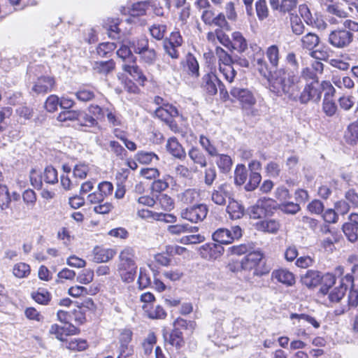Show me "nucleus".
<instances>
[{"mask_svg":"<svg viewBox=\"0 0 358 358\" xmlns=\"http://www.w3.org/2000/svg\"><path fill=\"white\" fill-rule=\"evenodd\" d=\"M64 345L67 349L73 351H83L88 346L87 341L80 338H73L66 341Z\"/></svg>","mask_w":358,"mask_h":358,"instance_id":"473e14b6","label":"nucleus"},{"mask_svg":"<svg viewBox=\"0 0 358 358\" xmlns=\"http://www.w3.org/2000/svg\"><path fill=\"white\" fill-rule=\"evenodd\" d=\"M243 273L248 275L262 276L268 274L271 267L264 261V255L259 251L248 253L241 259Z\"/></svg>","mask_w":358,"mask_h":358,"instance_id":"f257e3e1","label":"nucleus"},{"mask_svg":"<svg viewBox=\"0 0 358 358\" xmlns=\"http://www.w3.org/2000/svg\"><path fill=\"white\" fill-rule=\"evenodd\" d=\"M266 54L271 65L273 67H277L280 59L278 47L275 45L269 46L266 50Z\"/></svg>","mask_w":358,"mask_h":358,"instance_id":"4c0bfd02","label":"nucleus"},{"mask_svg":"<svg viewBox=\"0 0 358 358\" xmlns=\"http://www.w3.org/2000/svg\"><path fill=\"white\" fill-rule=\"evenodd\" d=\"M135 159L141 164H150L159 160V156L153 152L138 151L135 155Z\"/></svg>","mask_w":358,"mask_h":358,"instance_id":"a878e982","label":"nucleus"},{"mask_svg":"<svg viewBox=\"0 0 358 358\" xmlns=\"http://www.w3.org/2000/svg\"><path fill=\"white\" fill-rule=\"evenodd\" d=\"M188 324H189L192 327H193L194 325L193 322H188L185 320L178 318L174 322L176 328L169 335V338L164 336L165 340L167 341L173 346H176L178 348H181L184 345V340L182 338V334L178 329V327H187Z\"/></svg>","mask_w":358,"mask_h":358,"instance_id":"0eeeda50","label":"nucleus"},{"mask_svg":"<svg viewBox=\"0 0 358 358\" xmlns=\"http://www.w3.org/2000/svg\"><path fill=\"white\" fill-rule=\"evenodd\" d=\"M199 143L203 149L211 156H215L217 155V150L214 145H213L210 140L203 135H201L199 138Z\"/></svg>","mask_w":358,"mask_h":358,"instance_id":"338daca9","label":"nucleus"},{"mask_svg":"<svg viewBox=\"0 0 358 358\" xmlns=\"http://www.w3.org/2000/svg\"><path fill=\"white\" fill-rule=\"evenodd\" d=\"M90 169L87 164L85 163H79L73 168V176L75 178L79 179H84L86 178Z\"/></svg>","mask_w":358,"mask_h":358,"instance_id":"e2e57ef3","label":"nucleus"},{"mask_svg":"<svg viewBox=\"0 0 358 358\" xmlns=\"http://www.w3.org/2000/svg\"><path fill=\"white\" fill-rule=\"evenodd\" d=\"M10 203V194L6 185H0V208L2 210L9 208Z\"/></svg>","mask_w":358,"mask_h":358,"instance_id":"a19ab883","label":"nucleus"},{"mask_svg":"<svg viewBox=\"0 0 358 358\" xmlns=\"http://www.w3.org/2000/svg\"><path fill=\"white\" fill-rule=\"evenodd\" d=\"M342 229L345 237L350 242L355 243L358 240V228L352 227L351 224L345 223L343 225Z\"/></svg>","mask_w":358,"mask_h":358,"instance_id":"79ce46f5","label":"nucleus"},{"mask_svg":"<svg viewBox=\"0 0 358 358\" xmlns=\"http://www.w3.org/2000/svg\"><path fill=\"white\" fill-rule=\"evenodd\" d=\"M80 115L81 110H68L59 113L57 119L59 122L77 121L80 120Z\"/></svg>","mask_w":358,"mask_h":358,"instance_id":"72a5a7b5","label":"nucleus"},{"mask_svg":"<svg viewBox=\"0 0 358 358\" xmlns=\"http://www.w3.org/2000/svg\"><path fill=\"white\" fill-rule=\"evenodd\" d=\"M208 209L205 204H197L188 207L181 211L182 218L193 223L203 221L207 214Z\"/></svg>","mask_w":358,"mask_h":358,"instance_id":"39448f33","label":"nucleus"},{"mask_svg":"<svg viewBox=\"0 0 358 358\" xmlns=\"http://www.w3.org/2000/svg\"><path fill=\"white\" fill-rule=\"evenodd\" d=\"M198 227H189L188 224H176L168 227V231L173 235H180L187 232L197 231Z\"/></svg>","mask_w":358,"mask_h":358,"instance_id":"c9c22d12","label":"nucleus"},{"mask_svg":"<svg viewBox=\"0 0 358 358\" xmlns=\"http://www.w3.org/2000/svg\"><path fill=\"white\" fill-rule=\"evenodd\" d=\"M242 236V229L239 226H234L230 229L226 228H220L213 234L214 241L220 244H230L234 240L238 239Z\"/></svg>","mask_w":358,"mask_h":358,"instance_id":"20e7f679","label":"nucleus"},{"mask_svg":"<svg viewBox=\"0 0 358 358\" xmlns=\"http://www.w3.org/2000/svg\"><path fill=\"white\" fill-rule=\"evenodd\" d=\"M136 270L134 250L130 247L125 248L119 255L118 273L124 282H131L135 278Z\"/></svg>","mask_w":358,"mask_h":358,"instance_id":"f03ea898","label":"nucleus"},{"mask_svg":"<svg viewBox=\"0 0 358 358\" xmlns=\"http://www.w3.org/2000/svg\"><path fill=\"white\" fill-rule=\"evenodd\" d=\"M229 185L223 183L213 189L211 194V200L217 205L222 206L226 203V199L229 198Z\"/></svg>","mask_w":358,"mask_h":358,"instance_id":"f3484780","label":"nucleus"},{"mask_svg":"<svg viewBox=\"0 0 358 358\" xmlns=\"http://www.w3.org/2000/svg\"><path fill=\"white\" fill-rule=\"evenodd\" d=\"M232 48L240 52H244L248 48V43L241 33L235 31L232 34V41H231Z\"/></svg>","mask_w":358,"mask_h":358,"instance_id":"bb28decb","label":"nucleus"},{"mask_svg":"<svg viewBox=\"0 0 358 358\" xmlns=\"http://www.w3.org/2000/svg\"><path fill=\"white\" fill-rule=\"evenodd\" d=\"M271 278L286 286H292L295 283L294 274L284 268L274 270L271 273Z\"/></svg>","mask_w":358,"mask_h":358,"instance_id":"a211bd4d","label":"nucleus"},{"mask_svg":"<svg viewBox=\"0 0 358 358\" xmlns=\"http://www.w3.org/2000/svg\"><path fill=\"white\" fill-rule=\"evenodd\" d=\"M34 300L40 304H47L50 299L49 292L45 289H39L36 292H34L31 294Z\"/></svg>","mask_w":358,"mask_h":358,"instance_id":"5fc2aeb1","label":"nucleus"},{"mask_svg":"<svg viewBox=\"0 0 358 358\" xmlns=\"http://www.w3.org/2000/svg\"><path fill=\"white\" fill-rule=\"evenodd\" d=\"M256 12L259 20H263L268 17V10L265 0H259L256 3Z\"/></svg>","mask_w":358,"mask_h":358,"instance_id":"680f3d73","label":"nucleus"},{"mask_svg":"<svg viewBox=\"0 0 358 358\" xmlns=\"http://www.w3.org/2000/svg\"><path fill=\"white\" fill-rule=\"evenodd\" d=\"M322 231L325 234L329 233V236L321 241V249L327 252H332L335 250L334 243L339 241V237L337 234L330 231L328 225H324L322 228Z\"/></svg>","mask_w":358,"mask_h":358,"instance_id":"9b49d317","label":"nucleus"},{"mask_svg":"<svg viewBox=\"0 0 358 358\" xmlns=\"http://www.w3.org/2000/svg\"><path fill=\"white\" fill-rule=\"evenodd\" d=\"M137 215L142 219H152L157 221H164L173 223L176 221V217L173 214L153 212L148 209L138 210Z\"/></svg>","mask_w":358,"mask_h":358,"instance_id":"9d476101","label":"nucleus"},{"mask_svg":"<svg viewBox=\"0 0 358 358\" xmlns=\"http://www.w3.org/2000/svg\"><path fill=\"white\" fill-rule=\"evenodd\" d=\"M279 227V223L273 220H264L257 224L258 230L268 233L277 232Z\"/></svg>","mask_w":358,"mask_h":358,"instance_id":"7c9ffc66","label":"nucleus"},{"mask_svg":"<svg viewBox=\"0 0 358 358\" xmlns=\"http://www.w3.org/2000/svg\"><path fill=\"white\" fill-rule=\"evenodd\" d=\"M155 114L159 119L166 122H170L171 124L173 123L172 118L178 116V111L176 107L167 103L164 106L158 107L155 110Z\"/></svg>","mask_w":358,"mask_h":358,"instance_id":"f8f14e48","label":"nucleus"},{"mask_svg":"<svg viewBox=\"0 0 358 358\" xmlns=\"http://www.w3.org/2000/svg\"><path fill=\"white\" fill-rule=\"evenodd\" d=\"M329 40L336 48H345L352 42V34L345 29L335 30L329 34Z\"/></svg>","mask_w":358,"mask_h":358,"instance_id":"1a4fd4ad","label":"nucleus"},{"mask_svg":"<svg viewBox=\"0 0 358 358\" xmlns=\"http://www.w3.org/2000/svg\"><path fill=\"white\" fill-rule=\"evenodd\" d=\"M123 69L128 72L134 78H135L139 83H143L146 80V77L143 75L140 68L135 65H127L123 66Z\"/></svg>","mask_w":358,"mask_h":358,"instance_id":"f704fd0d","label":"nucleus"},{"mask_svg":"<svg viewBox=\"0 0 358 358\" xmlns=\"http://www.w3.org/2000/svg\"><path fill=\"white\" fill-rule=\"evenodd\" d=\"M115 68V62L113 60L106 62H96L93 64V70L95 73L106 75Z\"/></svg>","mask_w":358,"mask_h":358,"instance_id":"cd10ccee","label":"nucleus"},{"mask_svg":"<svg viewBox=\"0 0 358 358\" xmlns=\"http://www.w3.org/2000/svg\"><path fill=\"white\" fill-rule=\"evenodd\" d=\"M227 211L231 219H240L244 215V207L237 201L229 198Z\"/></svg>","mask_w":358,"mask_h":358,"instance_id":"393cba45","label":"nucleus"},{"mask_svg":"<svg viewBox=\"0 0 358 358\" xmlns=\"http://www.w3.org/2000/svg\"><path fill=\"white\" fill-rule=\"evenodd\" d=\"M222 84L220 80L214 74H206L203 77V87L210 95L215 94Z\"/></svg>","mask_w":358,"mask_h":358,"instance_id":"aec40b11","label":"nucleus"},{"mask_svg":"<svg viewBox=\"0 0 358 358\" xmlns=\"http://www.w3.org/2000/svg\"><path fill=\"white\" fill-rule=\"evenodd\" d=\"M141 59L150 65L155 63L157 59V52L153 48H148L145 50L140 55Z\"/></svg>","mask_w":358,"mask_h":358,"instance_id":"603ef678","label":"nucleus"},{"mask_svg":"<svg viewBox=\"0 0 358 358\" xmlns=\"http://www.w3.org/2000/svg\"><path fill=\"white\" fill-rule=\"evenodd\" d=\"M94 261L96 262H107L115 255L113 249L95 247L93 250Z\"/></svg>","mask_w":358,"mask_h":358,"instance_id":"4be33fe9","label":"nucleus"},{"mask_svg":"<svg viewBox=\"0 0 358 358\" xmlns=\"http://www.w3.org/2000/svg\"><path fill=\"white\" fill-rule=\"evenodd\" d=\"M346 282H347L344 277L341 280L340 285L333 288L331 292H329V293L327 294V296H325V303H327V301L329 303H338L343 298L346 293L348 289Z\"/></svg>","mask_w":358,"mask_h":358,"instance_id":"ddd939ff","label":"nucleus"},{"mask_svg":"<svg viewBox=\"0 0 358 358\" xmlns=\"http://www.w3.org/2000/svg\"><path fill=\"white\" fill-rule=\"evenodd\" d=\"M248 178V171L243 164H238L234 172V182L237 185H243Z\"/></svg>","mask_w":358,"mask_h":358,"instance_id":"e433bc0d","label":"nucleus"},{"mask_svg":"<svg viewBox=\"0 0 358 358\" xmlns=\"http://www.w3.org/2000/svg\"><path fill=\"white\" fill-rule=\"evenodd\" d=\"M334 84L338 88L352 89L355 86V83L349 76H340L334 75L332 78Z\"/></svg>","mask_w":358,"mask_h":358,"instance_id":"2f4dec72","label":"nucleus"},{"mask_svg":"<svg viewBox=\"0 0 358 358\" xmlns=\"http://www.w3.org/2000/svg\"><path fill=\"white\" fill-rule=\"evenodd\" d=\"M55 84L53 78L50 76H41L38 78L32 87V90L36 94L46 93L51 91Z\"/></svg>","mask_w":358,"mask_h":358,"instance_id":"6ab92c4d","label":"nucleus"},{"mask_svg":"<svg viewBox=\"0 0 358 358\" xmlns=\"http://www.w3.org/2000/svg\"><path fill=\"white\" fill-rule=\"evenodd\" d=\"M318 98L324 94V98L331 99L335 93V89L329 81H322L316 90Z\"/></svg>","mask_w":358,"mask_h":358,"instance_id":"c756f323","label":"nucleus"},{"mask_svg":"<svg viewBox=\"0 0 358 358\" xmlns=\"http://www.w3.org/2000/svg\"><path fill=\"white\" fill-rule=\"evenodd\" d=\"M149 9V5L147 2L142 1L134 3L130 10L131 16H140L145 15L147 10Z\"/></svg>","mask_w":358,"mask_h":358,"instance_id":"8fccbe9b","label":"nucleus"},{"mask_svg":"<svg viewBox=\"0 0 358 358\" xmlns=\"http://www.w3.org/2000/svg\"><path fill=\"white\" fill-rule=\"evenodd\" d=\"M216 163L222 172H228L231 169L232 160L229 155H219Z\"/></svg>","mask_w":358,"mask_h":358,"instance_id":"a18cd8bd","label":"nucleus"},{"mask_svg":"<svg viewBox=\"0 0 358 358\" xmlns=\"http://www.w3.org/2000/svg\"><path fill=\"white\" fill-rule=\"evenodd\" d=\"M166 31V26L165 24H155L150 28L151 36L157 40H162Z\"/></svg>","mask_w":358,"mask_h":358,"instance_id":"09e8293b","label":"nucleus"},{"mask_svg":"<svg viewBox=\"0 0 358 358\" xmlns=\"http://www.w3.org/2000/svg\"><path fill=\"white\" fill-rule=\"evenodd\" d=\"M157 339L154 333H150L142 343L143 352L145 355H150L156 343Z\"/></svg>","mask_w":358,"mask_h":358,"instance_id":"864d4df0","label":"nucleus"},{"mask_svg":"<svg viewBox=\"0 0 358 358\" xmlns=\"http://www.w3.org/2000/svg\"><path fill=\"white\" fill-rule=\"evenodd\" d=\"M109 147L112 152H113L117 157L123 159L127 155L126 150L117 141H110Z\"/></svg>","mask_w":358,"mask_h":358,"instance_id":"69168bd1","label":"nucleus"},{"mask_svg":"<svg viewBox=\"0 0 358 358\" xmlns=\"http://www.w3.org/2000/svg\"><path fill=\"white\" fill-rule=\"evenodd\" d=\"M130 45L133 48L134 52L138 55H141L143 51L149 47L148 40L145 38L133 40Z\"/></svg>","mask_w":358,"mask_h":358,"instance_id":"49530a36","label":"nucleus"},{"mask_svg":"<svg viewBox=\"0 0 358 358\" xmlns=\"http://www.w3.org/2000/svg\"><path fill=\"white\" fill-rule=\"evenodd\" d=\"M230 95L237 100L243 108H250L256 103L253 93L247 88L234 87L231 89Z\"/></svg>","mask_w":358,"mask_h":358,"instance_id":"423d86ee","label":"nucleus"},{"mask_svg":"<svg viewBox=\"0 0 358 358\" xmlns=\"http://www.w3.org/2000/svg\"><path fill=\"white\" fill-rule=\"evenodd\" d=\"M106 113L108 122L113 127L121 126L122 124V120L120 115L117 113L113 108H106Z\"/></svg>","mask_w":358,"mask_h":358,"instance_id":"37998d69","label":"nucleus"},{"mask_svg":"<svg viewBox=\"0 0 358 358\" xmlns=\"http://www.w3.org/2000/svg\"><path fill=\"white\" fill-rule=\"evenodd\" d=\"M219 70L227 81L230 83L234 81L236 75V71L232 66L231 64L229 65H220Z\"/></svg>","mask_w":358,"mask_h":358,"instance_id":"de8ad7c7","label":"nucleus"},{"mask_svg":"<svg viewBox=\"0 0 358 358\" xmlns=\"http://www.w3.org/2000/svg\"><path fill=\"white\" fill-rule=\"evenodd\" d=\"M335 276L329 273H315V288L317 289V301L326 303L325 296L329 292V289L335 284Z\"/></svg>","mask_w":358,"mask_h":358,"instance_id":"7ed1b4c3","label":"nucleus"},{"mask_svg":"<svg viewBox=\"0 0 358 358\" xmlns=\"http://www.w3.org/2000/svg\"><path fill=\"white\" fill-rule=\"evenodd\" d=\"M201 191L196 189H187L179 195L180 201L185 203H191L199 199Z\"/></svg>","mask_w":358,"mask_h":358,"instance_id":"c85d7f7f","label":"nucleus"},{"mask_svg":"<svg viewBox=\"0 0 358 358\" xmlns=\"http://www.w3.org/2000/svg\"><path fill=\"white\" fill-rule=\"evenodd\" d=\"M148 316L151 319H164L166 316V313L164 308L157 305L155 308H152L149 310H145Z\"/></svg>","mask_w":358,"mask_h":358,"instance_id":"13d9d810","label":"nucleus"},{"mask_svg":"<svg viewBox=\"0 0 358 358\" xmlns=\"http://www.w3.org/2000/svg\"><path fill=\"white\" fill-rule=\"evenodd\" d=\"M297 6L296 0H282L280 5V10L283 13H288L292 17V14H294L293 11L295 10Z\"/></svg>","mask_w":358,"mask_h":358,"instance_id":"052dcab7","label":"nucleus"},{"mask_svg":"<svg viewBox=\"0 0 358 358\" xmlns=\"http://www.w3.org/2000/svg\"><path fill=\"white\" fill-rule=\"evenodd\" d=\"M166 150L170 155L177 159H183L186 157L183 147L176 137H171L167 140Z\"/></svg>","mask_w":358,"mask_h":358,"instance_id":"4468645a","label":"nucleus"},{"mask_svg":"<svg viewBox=\"0 0 358 358\" xmlns=\"http://www.w3.org/2000/svg\"><path fill=\"white\" fill-rule=\"evenodd\" d=\"M199 252L203 259L213 261L222 255L224 248L215 243H208L201 245L199 249Z\"/></svg>","mask_w":358,"mask_h":358,"instance_id":"6e6552de","label":"nucleus"},{"mask_svg":"<svg viewBox=\"0 0 358 358\" xmlns=\"http://www.w3.org/2000/svg\"><path fill=\"white\" fill-rule=\"evenodd\" d=\"M345 142L351 145L358 143V120L350 123L344 132Z\"/></svg>","mask_w":358,"mask_h":358,"instance_id":"5701e85b","label":"nucleus"},{"mask_svg":"<svg viewBox=\"0 0 358 358\" xmlns=\"http://www.w3.org/2000/svg\"><path fill=\"white\" fill-rule=\"evenodd\" d=\"M132 332L129 329L123 330L120 336V355L127 357L131 352L129 350V344L131 341Z\"/></svg>","mask_w":358,"mask_h":358,"instance_id":"b1692460","label":"nucleus"},{"mask_svg":"<svg viewBox=\"0 0 358 358\" xmlns=\"http://www.w3.org/2000/svg\"><path fill=\"white\" fill-rule=\"evenodd\" d=\"M273 200L269 198L264 197L257 201L255 206H254L250 211V216L254 218H259L265 215L267 212V208L271 206Z\"/></svg>","mask_w":358,"mask_h":358,"instance_id":"412c9836","label":"nucleus"},{"mask_svg":"<svg viewBox=\"0 0 358 358\" xmlns=\"http://www.w3.org/2000/svg\"><path fill=\"white\" fill-rule=\"evenodd\" d=\"M78 125L85 127H93L98 125L97 120L89 114L81 111L80 120H77Z\"/></svg>","mask_w":358,"mask_h":358,"instance_id":"c03bdc74","label":"nucleus"},{"mask_svg":"<svg viewBox=\"0 0 358 358\" xmlns=\"http://www.w3.org/2000/svg\"><path fill=\"white\" fill-rule=\"evenodd\" d=\"M183 71L192 78L199 76V66L195 57L188 53L182 63Z\"/></svg>","mask_w":358,"mask_h":358,"instance_id":"2eb2a0df","label":"nucleus"},{"mask_svg":"<svg viewBox=\"0 0 358 358\" xmlns=\"http://www.w3.org/2000/svg\"><path fill=\"white\" fill-rule=\"evenodd\" d=\"M59 106V98L55 94L49 96L45 103V108L47 111L53 113L57 110Z\"/></svg>","mask_w":358,"mask_h":358,"instance_id":"4d7b16f0","label":"nucleus"},{"mask_svg":"<svg viewBox=\"0 0 358 358\" xmlns=\"http://www.w3.org/2000/svg\"><path fill=\"white\" fill-rule=\"evenodd\" d=\"M30 271L31 269L29 265L23 262L15 264L13 268V275L19 278L28 276L30 273Z\"/></svg>","mask_w":358,"mask_h":358,"instance_id":"58836bf2","label":"nucleus"},{"mask_svg":"<svg viewBox=\"0 0 358 358\" xmlns=\"http://www.w3.org/2000/svg\"><path fill=\"white\" fill-rule=\"evenodd\" d=\"M301 77L307 82L310 80V83H307L300 97L302 103H306L310 101L312 97V90L313 89V81L312 80L313 78V73L312 70L309 68L304 69L302 71Z\"/></svg>","mask_w":358,"mask_h":358,"instance_id":"dca6fc26","label":"nucleus"},{"mask_svg":"<svg viewBox=\"0 0 358 358\" xmlns=\"http://www.w3.org/2000/svg\"><path fill=\"white\" fill-rule=\"evenodd\" d=\"M117 56L123 60L134 62V58L130 48L127 45H122L117 51Z\"/></svg>","mask_w":358,"mask_h":358,"instance_id":"0e129e2a","label":"nucleus"},{"mask_svg":"<svg viewBox=\"0 0 358 358\" xmlns=\"http://www.w3.org/2000/svg\"><path fill=\"white\" fill-rule=\"evenodd\" d=\"M322 110L327 116H332L336 111V106L332 99L324 98Z\"/></svg>","mask_w":358,"mask_h":358,"instance_id":"774afa93","label":"nucleus"},{"mask_svg":"<svg viewBox=\"0 0 358 358\" xmlns=\"http://www.w3.org/2000/svg\"><path fill=\"white\" fill-rule=\"evenodd\" d=\"M261 180L262 176L259 173H250L249 181L245 185V189L247 191H252L258 187Z\"/></svg>","mask_w":358,"mask_h":358,"instance_id":"6e6d98bb","label":"nucleus"},{"mask_svg":"<svg viewBox=\"0 0 358 358\" xmlns=\"http://www.w3.org/2000/svg\"><path fill=\"white\" fill-rule=\"evenodd\" d=\"M45 182L50 184H55L58 181L57 171L52 166L45 168L43 175Z\"/></svg>","mask_w":358,"mask_h":358,"instance_id":"bf43d9fd","label":"nucleus"},{"mask_svg":"<svg viewBox=\"0 0 358 358\" xmlns=\"http://www.w3.org/2000/svg\"><path fill=\"white\" fill-rule=\"evenodd\" d=\"M215 55L218 58L220 65H229L232 63L231 56L222 48L217 47L215 48Z\"/></svg>","mask_w":358,"mask_h":358,"instance_id":"3c124183","label":"nucleus"},{"mask_svg":"<svg viewBox=\"0 0 358 358\" xmlns=\"http://www.w3.org/2000/svg\"><path fill=\"white\" fill-rule=\"evenodd\" d=\"M188 155L194 163L199 164L201 167L206 166V159L199 149L192 148L189 150Z\"/></svg>","mask_w":358,"mask_h":358,"instance_id":"ea45409f","label":"nucleus"}]
</instances>
